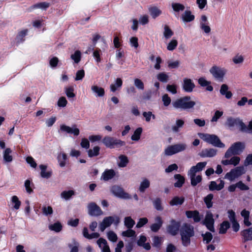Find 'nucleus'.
<instances>
[{"label": "nucleus", "instance_id": "7", "mask_svg": "<svg viewBox=\"0 0 252 252\" xmlns=\"http://www.w3.org/2000/svg\"><path fill=\"white\" fill-rule=\"evenodd\" d=\"M170 223L166 226V231L168 234L172 236L178 234L181 227V222L180 220L171 219Z\"/></svg>", "mask_w": 252, "mask_h": 252}, {"label": "nucleus", "instance_id": "63", "mask_svg": "<svg viewBox=\"0 0 252 252\" xmlns=\"http://www.w3.org/2000/svg\"><path fill=\"white\" fill-rule=\"evenodd\" d=\"M227 214L228 217L231 222L237 220L236 218V214L233 210H228L227 211Z\"/></svg>", "mask_w": 252, "mask_h": 252}, {"label": "nucleus", "instance_id": "12", "mask_svg": "<svg viewBox=\"0 0 252 252\" xmlns=\"http://www.w3.org/2000/svg\"><path fill=\"white\" fill-rule=\"evenodd\" d=\"M209 71L215 79L220 81H223L226 73L225 69L215 65L212 67Z\"/></svg>", "mask_w": 252, "mask_h": 252}, {"label": "nucleus", "instance_id": "28", "mask_svg": "<svg viewBox=\"0 0 252 252\" xmlns=\"http://www.w3.org/2000/svg\"><path fill=\"white\" fill-rule=\"evenodd\" d=\"M230 223L228 220H224L220 224L219 233L220 234H225L227 229L230 227Z\"/></svg>", "mask_w": 252, "mask_h": 252}, {"label": "nucleus", "instance_id": "26", "mask_svg": "<svg viewBox=\"0 0 252 252\" xmlns=\"http://www.w3.org/2000/svg\"><path fill=\"white\" fill-rule=\"evenodd\" d=\"M174 179L177 180L174 184V186L176 188H181L185 182V177L179 174L174 175Z\"/></svg>", "mask_w": 252, "mask_h": 252}, {"label": "nucleus", "instance_id": "10", "mask_svg": "<svg viewBox=\"0 0 252 252\" xmlns=\"http://www.w3.org/2000/svg\"><path fill=\"white\" fill-rule=\"evenodd\" d=\"M245 173V170L243 166H240L232 169L230 172L227 173L225 179H228L230 181L234 180L235 178L239 177Z\"/></svg>", "mask_w": 252, "mask_h": 252}, {"label": "nucleus", "instance_id": "37", "mask_svg": "<svg viewBox=\"0 0 252 252\" xmlns=\"http://www.w3.org/2000/svg\"><path fill=\"white\" fill-rule=\"evenodd\" d=\"M120 162L118 163V166L120 167H125L126 166L129 162L128 158L126 155H121L119 157Z\"/></svg>", "mask_w": 252, "mask_h": 252}, {"label": "nucleus", "instance_id": "23", "mask_svg": "<svg viewBox=\"0 0 252 252\" xmlns=\"http://www.w3.org/2000/svg\"><path fill=\"white\" fill-rule=\"evenodd\" d=\"M115 174V172L113 169H106L102 173L101 179L105 181H107L114 178Z\"/></svg>", "mask_w": 252, "mask_h": 252}, {"label": "nucleus", "instance_id": "44", "mask_svg": "<svg viewBox=\"0 0 252 252\" xmlns=\"http://www.w3.org/2000/svg\"><path fill=\"white\" fill-rule=\"evenodd\" d=\"M201 236L203 238V241L208 244L213 239V236L212 234L210 232H206L205 233H202Z\"/></svg>", "mask_w": 252, "mask_h": 252}, {"label": "nucleus", "instance_id": "50", "mask_svg": "<svg viewBox=\"0 0 252 252\" xmlns=\"http://www.w3.org/2000/svg\"><path fill=\"white\" fill-rule=\"evenodd\" d=\"M134 85L139 90L143 91L144 90V84L140 79L135 78L134 80Z\"/></svg>", "mask_w": 252, "mask_h": 252}, {"label": "nucleus", "instance_id": "20", "mask_svg": "<svg viewBox=\"0 0 252 252\" xmlns=\"http://www.w3.org/2000/svg\"><path fill=\"white\" fill-rule=\"evenodd\" d=\"M155 220L156 223H153L150 226V228L153 232H157L161 227L163 221L160 216L156 217Z\"/></svg>", "mask_w": 252, "mask_h": 252}, {"label": "nucleus", "instance_id": "57", "mask_svg": "<svg viewBox=\"0 0 252 252\" xmlns=\"http://www.w3.org/2000/svg\"><path fill=\"white\" fill-rule=\"evenodd\" d=\"M177 45V40L176 39H172L167 45V49L169 51H173L176 48Z\"/></svg>", "mask_w": 252, "mask_h": 252}, {"label": "nucleus", "instance_id": "51", "mask_svg": "<svg viewBox=\"0 0 252 252\" xmlns=\"http://www.w3.org/2000/svg\"><path fill=\"white\" fill-rule=\"evenodd\" d=\"M172 7L174 11L177 12H179L180 11H183L185 9L184 5L180 3H172Z\"/></svg>", "mask_w": 252, "mask_h": 252}, {"label": "nucleus", "instance_id": "31", "mask_svg": "<svg viewBox=\"0 0 252 252\" xmlns=\"http://www.w3.org/2000/svg\"><path fill=\"white\" fill-rule=\"evenodd\" d=\"M12 153V150L10 148H6L3 152V160L6 162H10L13 160L12 156L10 154Z\"/></svg>", "mask_w": 252, "mask_h": 252}, {"label": "nucleus", "instance_id": "6", "mask_svg": "<svg viewBox=\"0 0 252 252\" xmlns=\"http://www.w3.org/2000/svg\"><path fill=\"white\" fill-rule=\"evenodd\" d=\"M224 125L229 128L234 126L239 127V130L241 131L245 130L246 128V125L239 118H235L232 117H229L227 118Z\"/></svg>", "mask_w": 252, "mask_h": 252}, {"label": "nucleus", "instance_id": "62", "mask_svg": "<svg viewBox=\"0 0 252 252\" xmlns=\"http://www.w3.org/2000/svg\"><path fill=\"white\" fill-rule=\"evenodd\" d=\"M162 100L164 106H168L171 103V100L167 94H164L162 96Z\"/></svg>", "mask_w": 252, "mask_h": 252}, {"label": "nucleus", "instance_id": "16", "mask_svg": "<svg viewBox=\"0 0 252 252\" xmlns=\"http://www.w3.org/2000/svg\"><path fill=\"white\" fill-rule=\"evenodd\" d=\"M218 150L214 148H206L203 149L198 155L201 158H212L217 154Z\"/></svg>", "mask_w": 252, "mask_h": 252}, {"label": "nucleus", "instance_id": "5", "mask_svg": "<svg viewBox=\"0 0 252 252\" xmlns=\"http://www.w3.org/2000/svg\"><path fill=\"white\" fill-rule=\"evenodd\" d=\"M245 149V144L242 142H237L234 143L227 149L225 152L224 158H228L232 155L236 156L240 155Z\"/></svg>", "mask_w": 252, "mask_h": 252}, {"label": "nucleus", "instance_id": "9", "mask_svg": "<svg viewBox=\"0 0 252 252\" xmlns=\"http://www.w3.org/2000/svg\"><path fill=\"white\" fill-rule=\"evenodd\" d=\"M187 148L186 144H177L169 146L164 151L165 155L166 156H172L178 153L185 151Z\"/></svg>", "mask_w": 252, "mask_h": 252}, {"label": "nucleus", "instance_id": "19", "mask_svg": "<svg viewBox=\"0 0 252 252\" xmlns=\"http://www.w3.org/2000/svg\"><path fill=\"white\" fill-rule=\"evenodd\" d=\"M243 243L252 240V227L244 229L240 232Z\"/></svg>", "mask_w": 252, "mask_h": 252}, {"label": "nucleus", "instance_id": "33", "mask_svg": "<svg viewBox=\"0 0 252 252\" xmlns=\"http://www.w3.org/2000/svg\"><path fill=\"white\" fill-rule=\"evenodd\" d=\"M150 186V182L147 179H144L140 183L139 190L140 192H144L145 190L149 188Z\"/></svg>", "mask_w": 252, "mask_h": 252}, {"label": "nucleus", "instance_id": "21", "mask_svg": "<svg viewBox=\"0 0 252 252\" xmlns=\"http://www.w3.org/2000/svg\"><path fill=\"white\" fill-rule=\"evenodd\" d=\"M98 247L101 249L102 252H111L107 241L103 238H99L96 241Z\"/></svg>", "mask_w": 252, "mask_h": 252}, {"label": "nucleus", "instance_id": "24", "mask_svg": "<svg viewBox=\"0 0 252 252\" xmlns=\"http://www.w3.org/2000/svg\"><path fill=\"white\" fill-rule=\"evenodd\" d=\"M39 167L41 170L40 176L42 178L49 179L51 177L52 171L51 170L46 171L47 169V166L46 165L40 164Z\"/></svg>", "mask_w": 252, "mask_h": 252}, {"label": "nucleus", "instance_id": "15", "mask_svg": "<svg viewBox=\"0 0 252 252\" xmlns=\"http://www.w3.org/2000/svg\"><path fill=\"white\" fill-rule=\"evenodd\" d=\"M186 215L188 219H192L194 222H199L203 218L197 210H189L186 211Z\"/></svg>", "mask_w": 252, "mask_h": 252}, {"label": "nucleus", "instance_id": "49", "mask_svg": "<svg viewBox=\"0 0 252 252\" xmlns=\"http://www.w3.org/2000/svg\"><path fill=\"white\" fill-rule=\"evenodd\" d=\"M24 186L25 187L26 191L31 194L33 192V189H32V186H33V184L32 181L29 179L26 180L25 182Z\"/></svg>", "mask_w": 252, "mask_h": 252}, {"label": "nucleus", "instance_id": "40", "mask_svg": "<svg viewBox=\"0 0 252 252\" xmlns=\"http://www.w3.org/2000/svg\"><path fill=\"white\" fill-rule=\"evenodd\" d=\"M62 225L59 221H57L54 224L49 226V229L52 231H54L56 232H60L62 230Z\"/></svg>", "mask_w": 252, "mask_h": 252}, {"label": "nucleus", "instance_id": "14", "mask_svg": "<svg viewBox=\"0 0 252 252\" xmlns=\"http://www.w3.org/2000/svg\"><path fill=\"white\" fill-rule=\"evenodd\" d=\"M88 214L91 216H99L103 214L100 207L94 202H91L88 204Z\"/></svg>", "mask_w": 252, "mask_h": 252}, {"label": "nucleus", "instance_id": "42", "mask_svg": "<svg viewBox=\"0 0 252 252\" xmlns=\"http://www.w3.org/2000/svg\"><path fill=\"white\" fill-rule=\"evenodd\" d=\"M135 223V221L130 217H126L125 218L124 224L127 228H132Z\"/></svg>", "mask_w": 252, "mask_h": 252}, {"label": "nucleus", "instance_id": "55", "mask_svg": "<svg viewBox=\"0 0 252 252\" xmlns=\"http://www.w3.org/2000/svg\"><path fill=\"white\" fill-rule=\"evenodd\" d=\"M65 89V93L68 98H73L75 96V94L73 93L74 89L73 87L70 86L66 87Z\"/></svg>", "mask_w": 252, "mask_h": 252}, {"label": "nucleus", "instance_id": "47", "mask_svg": "<svg viewBox=\"0 0 252 252\" xmlns=\"http://www.w3.org/2000/svg\"><path fill=\"white\" fill-rule=\"evenodd\" d=\"M81 53L79 50H76L74 53L72 54L70 58L74 61V63H78L81 60Z\"/></svg>", "mask_w": 252, "mask_h": 252}, {"label": "nucleus", "instance_id": "30", "mask_svg": "<svg viewBox=\"0 0 252 252\" xmlns=\"http://www.w3.org/2000/svg\"><path fill=\"white\" fill-rule=\"evenodd\" d=\"M185 124V122L182 119H177L176 120L175 125L172 126V130L174 132L177 133L180 128L183 127Z\"/></svg>", "mask_w": 252, "mask_h": 252}, {"label": "nucleus", "instance_id": "17", "mask_svg": "<svg viewBox=\"0 0 252 252\" xmlns=\"http://www.w3.org/2000/svg\"><path fill=\"white\" fill-rule=\"evenodd\" d=\"M195 86L191 79L185 78L183 80V89L187 93L192 92Z\"/></svg>", "mask_w": 252, "mask_h": 252}, {"label": "nucleus", "instance_id": "4", "mask_svg": "<svg viewBox=\"0 0 252 252\" xmlns=\"http://www.w3.org/2000/svg\"><path fill=\"white\" fill-rule=\"evenodd\" d=\"M102 143L106 148L110 149L120 148L126 145L124 141L110 136H104L102 139Z\"/></svg>", "mask_w": 252, "mask_h": 252}, {"label": "nucleus", "instance_id": "60", "mask_svg": "<svg viewBox=\"0 0 252 252\" xmlns=\"http://www.w3.org/2000/svg\"><path fill=\"white\" fill-rule=\"evenodd\" d=\"M148 222V220L147 218H142L139 219L137 222L136 227L137 228H141L147 224Z\"/></svg>", "mask_w": 252, "mask_h": 252}, {"label": "nucleus", "instance_id": "35", "mask_svg": "<svg viewBox=\"0 0 252 252\" xmlns=\"http://www.w3.org/2000/svg\"><path fill=\"white\" fill-rule=\"evenodd\" d=\"M214 195L212 193L208 194L204 198V202L206 205L208 209H210L212 207L213 202L212 200L213 199Z\"/></svg>", "mask_w": 252, "mask_h": 252}, {"label": "nucleus", "instance_id": "61", "mask_svg": "<svg viewBox=\"0 0 252 252\" xmlns=\"http://www.w3.org/2000/svg\"><path fill=\"white\" fill-rule=\"evenodd\" d=\"M177 85L175 84L170 85L168 84L166 86V90L168 92L174 94L177 93Z\"/></svg>", "mask_w": 252, "mask_h": 252}, {"label": "nucleus", "instance_id": "52", "mask_svg": "<svg viewBox=\"0 0 252 252\" xmlns=\"http://www.w3.org/2000/svg\"><path fill=\"white\" fill-rule=\"evenodd\" d=\"M161 237L155 236L153 239V246L159 249L161 245Z\"/></svg>", "mask_w": 252, "mask_h": 252}, {"label": "nucleus", "instance_id": "25", "mask_svg": "<svg viewBox=\"0 0 252 252\" xmlns=\"http://www.w3.org/2000/svg\"><path fill=\"white\" fill-rule=\"evenodd\" d=\"M181 18L182 20L186 23L190 22L194 20L195 16L191 14L189 10H186L182 15Z\"/></svg>", "mask_w": 252, "mask_h": 252}, {"label": "nucleus", "instance_id": "1", "mask_svg": "<svg viewBox=\"0 0 252 252\" xmlns=\"http://www.w3.org/2000/svg\"><path fill=\"white\" fill-rule=\"evenodd\" d=\"M195 102L191 100L189 96H185L176 99L172 102L173 107L181 111H191L195 105Z\"/></svg>", "mask_w": 252, "mask_h": 252}, {"label": "nucleus", "instance_id": "2", "mask_svg": "<svg viewBox=\"0 0 252 252\" xmlns=\"http://www.w3.org/2000/svg\"><path fill=\"white\" fill-rule=\"evenodd\" d=\"M180 233L182 245L188 247L191 243L190 238L194 236V227L189 223H184L180 228Z\"/></svg>", "mask_w": 252, "mask_h": 252}, {"label": "nucleus", "instance_id": "3", "mask_svg": "<svg viewBox=\"0 0 252 252\" xmlns=\"http://www.w3.org/2000/svg\"><path fill=\"white\" fill-rule=\"evenodd\" d=\"M198 135L200 138L205 142L214 147L220 148H223L225 147V144L221 141L218 136L216 134L198 133Z\"/></svg>", "mask_w": 252, "mask_h": 252}, {"label": "nucleus", "instance_id": "58", "mask_svg": "<svg viewBox=\"0 0 252 252\" xmlns=\"http://www.w3.org/2000/svg\"><path fill=\"white\" fill-rule=\"evenodd\" d=\"M223 112L219 110L215 111L214 116L211 120V122H217L218 120L222 116Z\"/></svg>", "mask_w": 252, "mask_h": 252}, {"label": "nucleus", "instance_id": "18", "mask_svg": "<svg viewBox=\"0 0 252 252\" xmlns=\"http://www.w3.org/2000/svg\"><path fill=\"white\" fill-rule=\"evenodd\" d=\"M107 227L113 223L117 225L120 222V218L118 216H109L104 218L102 221Z\"/></svg>", "mask_w": 252, "mask_h": 252}, {"label": "nucleus", "instance_id": "64", "mask_svg": "<svg viewBox=\"0 0 252 252\" xmlns=\"http://www.w3.org/2000/svg\"><path fill=\"white\" fill-rule=\"evenodd\" d=\"M85 76V71L83 69L79 70L76 72L75 80H81Z\"/></svg>", "mask_w": 252, "mask_h": 252}, {"label": "nucleus", "instance_id": "48", "mask_svg": "<svg viewBox=\"0 0 252 252\" xmlns=\"http://www.w3.org/2000/svg\"><path fill=\"white\" fill-rule=\"evenodd\" d=\"M153 205L155 208L159 211H161L163 210V208L161 205V201L160 198L157 197L153 201Z\"/></svg>", "mask_w": 252, "mask_h": 252}, {"label": "nucleus", "instance_id": "36", "mask_svg": "<svg viewBox=\"0 0 252 252\" xmlns=\"http://www.w3.org/2000/svg\"><path fill=\"white\" fill-rule=\"evenodd\" d=\"M123 84V81L121 78H118L115 81V84H112L110 85V90L112 92H115L117 91L118 88L122 87Z\"/></svg>", "mask_w": 252, "mask_h": 252}, {"label": "nucleus", "instance_id": "22", "mask_svg": "<svg viewBox=\"0 0 252 252\" xmlns=\"http://www.w3.org/2000/svg\"><path fill=\"white\" fill-rule=\"evenodd\" d=\"M198 84L202 87H206V90L209 92L213 91V87L211 85V82L207 81L204 77H200L198 79Z\"/></svg>", "mask_w": 252, "mask_h": 252}, {"label": "nucleus", "instance_id": "11", "mask_svg": "<svg viewBox=\"0 0 252 252\" xmlns=\"http://www.w3.org/2000/svg\"><path fill=\"white\" fill-rule=\"evenodd\" d=\"M111 191L115 196L120 198L129 199L131 198L130 194L125 192L122 188L117 185L112 186Z\"/></svg>", "mask_w": 252, "mask_h": 252}, {"label": "nucleus", "instance_id": "56", "mask_svg": "<svg viewBox=\"0 0 252 252\" xmlns=\"http://www.w3.org/2000/svg\"><path fill=\"white\" fill-rule=\"evenodd\" d=\"M107 237L109 240L112 242H116L118 239L117 235L113 231H109L107 232Z\"/></svg>", "mask_w": 252, "mask_h": 252}, {"label": "nucleus", "instance_id": "29", "mask_svg": "<svg viewBox=\"0 0 252 252\" xmlns=\"http://www.w3.org/2000/svg\"><path fill=\"white\" fill-rule=\"evenodd\" d=\"M91 90L93 93L96 94V96L102 97L104 95L105 91L102 87H99L96 85L92 86Z\"/></svg>", "mask_w": 252, "mask_h": 252}, {"label": "nucleus", "instance_id": "45", "mask_svg": "<svg viewBox=\"0 0 252 252\" xmlns=\"http://www.w3.org/2000/svg\"><path fill=\"white\" fill-rule=\"evenodd\" d=\"M75 194V192L73 190H69L68 191H63L61 193V197L65 200L69 199L72 196Z\"/></svg>", "mask_w": 252, "mask_h": 252}, {"label": "nucleus", "instance_id": "54", "mask_svg": "<svg viewBox=\"0 0 252 252\" xmlns=\"http://www.w3.org/2000/svg\"><path fill=\"white\" fill-rule=\"evenodd\" d=\"M11 202L12 203L14 204L13 207L15 209L18 210L19 209L21 202L17 196L14 195L12 197Z\"/></svg>", "mask_w": 252, "mask_h": 252}, {"label": "nucleus", "instance_id": "39", "mask_svg": "<svg viewBox=\"0 0 252 252\" xmlns=\"http://www.w3.org/2000/svg\"><path fill=\"white\" fill-rule=\"evenodd\" d=\"M157 78L161 82L167 83L169 80V76L166 73L162 72L157 74Z\"/></svg>", "mask_w": 252, "mask_h": 252}, {"label": "nucleus", "instance_id": "32", "mask_svg": "<svg viewBox=\"0 0 252 252\" xmlns=\"http://www.w3.org/2000/svg\"><path fill=\"white\" fill-rule=\"evenodd\" d=\"M150 15L154 19L156 18L161 14V11L156 6H153L149 8Z\"/></svg>", "mask_w": 252, "mask_h": 252}, {"label": "nucleus", "instance_id": "43", "mask_svg": "<svg viewBox=\"0 0 252 252\" xmlns=\"http://www.w3.org/2000/svg\"><path fill=\"white\" fill-rule=\"evenodd\" d=\"M190 179L191 185L192 187H195L201 182L202 178L201 175H198L194 177H190Z\"/></svg>", "mask_w": 252, "mask_h": 252}, {"label": "nucleus", "instance_id": "59", "mask_svg": "<svg viewBox=\"0 0 252 252\" xmlns=\"http://www.w3.org/2000/svg\"><path fill=\"white\" fill-rule=\"evenodd\" d=\"M152 92L151 90H148L144 92L142 95V99L144 101H147L151 99Z\"/></svg>", "mask_w": 252, "mask_h": 252}, {"label": "nucleus", "instance_id": "34", "mask_svg": "<svg viewBox=\"0 0 252 252\" xmlns=\"http://www.w3.org/2000/svg\"><path fill=\"white\" fill-rule=\"evenodd\" d=\"M143 131V129L141 127L137 128L134 131L133 134L131 137L132 141H137L140 139V137Z\"/></svg>", "mask_w": 252, "mask_h": 252}, {"label": "nucleus", "instance_id": "8", "mask_svg": "<svg viewBox=\"0 0 252 252\" xmlns=\"http://www.w3.org/2000/svg\"><path fill=\"white\" fill-rule=\"evenodd\" d=\"M201 223L205 225L207 229L212 232H215L214 227L215 220L213 218V215L210 211H207L204 219L201 222Z\"/></svg>", "mask_w": 252, "mask_h": 252}, {"label": "nucleus", "instance_id": "38", "mask_svg": "<svg viewBox=\"0 0 252 252\" xmlns=\"http://www.w3.org/2000/svg\"><path fill=\"white\" fill-rule=\"evenodd\" d=\"M100 147L99 146H95L93 149H89L88 150V156L90 158H93L94 157H96L99 154Z\"/></svg>", "mask_w": 252, "mask_h": 252}, {"label": "nucleus", "instance_id": "13", "mask_svg": "<svg viewBox=\"0 0 252 252\" xmlns=\"http://www.w3.org/2000/svg\"><path fill=\"white\" fill-rule=\"evenodd\" d=\"M58 132H63L67 134H72L74 136H78L80 133L79 129L76 127V125H74L72 127L67 126L65 125H61Z\"/></svg>", "mask_w": 252, "mask_h": 252}, {"label": "nucleus", "instance_id": "46", "mask_svg": "<svg viewBox=\"0 0 252 252\" xmlns=\"http://www.w3.org/2000/svg\"><path fill=\"white\" fill-rule=\"evenodd\" d=\"M174 33L170 29L168 26L165 25L164 27L163 35L166 39L170 38Z\"/></svg>", "mask_w": 252, "mask_h": 252}, {"label": "nucleus", "instance_id": "53", "mask_svg": "<svg viewBox=\"0 0 252 252\" xmlns=\"http://www.w3.org/2000/svg\"><path fill=\"white\" fill-rule=\"evenodd\" d=\"M135 231L132 230L131 228H128L127 230L123 231L122 233L123 236L128 238L131 237H135Z\"/></svg>", "mask_w": 252, "mask_h": 252}, {"label": "nucleus", "instance_id": "27", "mask_svg": "<svg viewBox=\"0 0 252 252\" xmlns=\"http://www.w3.org/2000/svg\"><path fill=\"white\" fill-rule=\"evenodd\" d=\"M185 198L184 197H179L178 196H174L170 201L169 204L170 206H180L185 202Z\"/></svg>", "mask_w": 252, "mask_h": 252}, {"label": "nucleus", "instance_id": "41", "mask_svg": "<svg viewBox=\"0 0 252 252\" xmlns=\"http://www.w3.org/2000/svg\"><path fill=\"white\" fill-rule=\"evenodd\" d=\"M50 5V3L47 2H41L34 4L32 7L33 8H40L46 10Z\"/></svg>", "mask_w": 252, "mask_h": 252}]
</instances>
